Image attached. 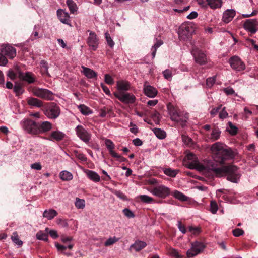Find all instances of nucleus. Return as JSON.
Listing matches in <instances>:
<instances>
[{
  "instance_id": "obj_58",
  "label": "nucleus",
  "mask_w": 258,
  "mask_h": 258,
  "mask_svg": "<svg viewBox=\"0 0 258 258\" xmlns=\"http://www.w3.org/2000/svg\"><path fill=\"white\" fill-rule=\"evenodd\" d=\"M111 156L116 158V159L120 162L127 161V159L125 158L118 155L116 153H115V155L113 154Z\"/></svg>"
},
{
  "instance_id": "obj_25",
  "label": "nucleus",
  "mask_w": 258,
  "mask_h": 258,
  "mask_svg": "<svg viewBox=\"0 0 258 258\" xmlns=\"http://www.w3.org/2000/svg\"><path fill=\"white\" fill-rule=\"evenodd\" d=\"M84 172L86 173L88 178L94 182H97L100 181V178L99 175L95 171L86 169Z\"/></svg>"
},
{
  "instance_id": "obj_28",
  "label": "nucleus",
  "mask_w": 258,
  "mask_h": 258,
  "mask_svg": "<svg viewBox=\"0 0 258 258\" xmlns=\"http://www.w3.org/2000/svg\"><path fill=\"white\" fill-rule=\"evenodd\" d=\"M41 64V72L42 75H45L47 77H50V75L48 73V64L47 61L42 60L40 62Z\"/></svg>"
},
{
  "instance_id": "obj_19",
  "label": "nucleus",
  "mask_w": 258,
  "mask_h": 258,
  "mask_svg": "<svg viewBox=\"0 0 258 258\" xmlns=\"http://www.w3.org/2000/svg\"><path fill=\"white\" fill-rule=\"evenodd\" d=\"M144 91L145 94L150 98L155 97L158 93V91L155 88L146 84L144 86Z\"/></svg>"
},
{
  "instance_id": "obj_5",
  "label": "nucleus",
  "mask_w": 258,
  "mask_h": 258,
  "mask_svg": "<svg viewBox=\"0 0 258 258\" xmlns=\"http://www.w3.org/2000/svg\"><path fill=\"white\" fill-rule=\"evenodd\" d=\"M23 129L32 135H38V122L31 119H24L21 122Z\"/></svg>"
},
{
  "instance_id": "obj_37",
  "label": "nucleus",
  "mask_w": 258,
  "mask_h": 258,
  "mask_svg": "<svg viewBox=\"0 0 258 258\" xmlns=\"http://www.w3.org/2000/svg\"><path fill=\"white\" fill-rule=\"evenodd\" d=\"M156 41L155 43L154 44V46H152V47L151 48V51H152V55L153 56V58L155 57V56L157 49L158 48H159L163 43L162 40H161V39L159 40L157 38H156Z\"/></svg>"
},
{
  "instance_id": "obj_41",
  "label": "nucleus",
  "mask_w": 258,
  "mask_h": 258,
  "mask_svg": "<svg viewBox=\"0 0 258 258\" xmlns=\"http://www.w3.org/2000/svg\"><path fill=\"white\" fill-rule=\"evenodd\" d=\"M14 91L16 94V96H20L23 94L24 92V89L22 86L20 84H16L14 87Z\"/></svg>"
},
{
  "instance_id": "obj_20",
  "label": "nucleus",
  "mask_w": 258,
  "mask_h": 258,
  "mask_svg": "<svg viewBox=\"0 0 258 258\" xmlns=\"http://www.w3.org/2000/svg\"><path fill=\"white\" fill-rule=\"evenodd\" d=\"M64 136L65 134L62 132L59 131H56L51 132L50 136L45 138V139L52 141L54 140L59 141L62 140L64 138Z\"/></svg>"
},
{
  "instance_id": "obj_18",
  "label": "nucleus",
  "mask_w": 258,
  "mask_h": 258,
  "mask_svg": "<svg viewBox=\"0 0 258 258\" xmlns=\"http://www.w3.org/2000/svg\"><path fill=\"white\" fill-rule=\"evenodd\" d=\"M52 128V124L49 121L38 122V135L50 131Z\"/></svg>"
},
{
  "instance_id": "obj_42",
  "label": "nucleus",
  "mask_w": 258,
  "mask_h": 258,
  "mask_svg": "<svg viewBox=\"0 0 258 258\" xmlns=\"http://www.w3.org/2000/svg\"><path fill=\"white\" fill-rule=\"evenodd\" d=\"M164 173L168 176L175 177L177 174V170H172L171 168H166L164 170Z\"/></svg>"
},
{
  "instance_id": "obj_32",
  "label": "nucleus",
  "mask_w": 258,
  "mask_h": 258,
  "mask_svg": "<svg viewBox=\"0 0 258 258\" xmlns=\"http://www.w3.org/2000/svg\"><path fill=\"white\" fill-rule=\"evenodd\" d=\"M66 3L71 13L74 14L77 11L78 7L77 5L73 0H67Z\"/></svg>"
},
{
  "instance_id": "obj_33",
  "label": "nucleus",
  "mask_w": 258,
  "mask_h": 258,
  "mask_svg": "<svg viewBox=\"0 0 258 258\" xmlns=\"http://www.w3.org/2000/svg\"><path fill=\"white\" fill-rule=\"evenodd\" d=\"M153 131L156 136L160 139H163L166 136V132L160 128H155L153 129Z\"/></svg>"
},
{
  "instance_id": "obj_14",
  "label": "nucleus",
  "mask_w": 258,
  "mask_h": 258,
  "mask_svg": "<svg viewBox=\"0 0 258 258\" xmlns=\"http://www.w3.org/2000/svg\"><path fill=\"white\" fill-rule=\"evenodd\" d=\"M257 25L258 22L256 19H247L245 21L243 27L246 30L250 32L251 33L254 34L257 31L256 27Z\"/></svg>"
},
{
  "instance_id": "obj_3",
  "label": "nucleus",
  "mask_w": 258,
  "mask_h": 258,
  "mask_svg": "<svg viewBox=\"0 0 258 258\" xmlns=\"http://www.w3.org/2000/svg\"><path fill=\"white\" fill-rule=\"evenodd\" d=\"M28 90L37 97L47 100L53 99V93L48 89L37 87H31L29 88Z\"/></svg>"
},
{
  "instance_id": "obj_48",
  "label": "nucleus",
  "mask_w": 258,
  "mask_h": 258,
  "mask_svg": "<svg viewBox=\"0 0 258 258\" xmlns=\"http://www.w3.org/2000/svg\"><path fill=\"white\" fill-rule=\"evenodd\" d=\"M170 254L175 258H182V256L175 249H171L169 251Z\"/></svg>"
},
{
  "instance_id": "obj_59",
  "label": "nucleus",
  "mask_w": 258,
  "mask_h": 258,
  "mask_svg": "<svg viewBox=\"0 0 258 258\" xmlns=\"http://www.w3.org/2000/svg\"><path fill=\"white\" fill-rule=\"evenodd\" d=\"M75 156L77 158H78L79 160H81L82 161H86L87 160V158L83 153L76 152Z\"/></svg>"
},
{
  "instance_id": "obj_50",
  "label": "nucleus",
  "mask_w": 258,
  "mask_h": 258,
  "mask_svg": "<svg viewBox=\"0 0 258 258\" xmlns=\"http://www.w3.org/2000/svg\"><path fill=\"white\" fill-rule=\"evenodd\" d=\"M164 77L167 80H170L172 76V72L170 70L166 69L163 72Z\"/></svg>"
},
{
  "instance_id": "obj_6",
  "label": "nucleus",
  "mask_w": 258,
  "mask_h": 258,
  "mask_svg": "<svg viewBox=\"0 0 258 258\" xmlns=\"http://www.w3.org/2000/svg\"><path fill=\"white\" fill-rule=\"evenodd\" d=\"M60 113L59 107L54 102L49 103L44 111L45 115L50 119H56L59 116Z\"/></svg>"
},
{
  "instance_id": "obj_34",
  "label": "nucleus",
  "mask_w": 258,
  "mask_h": 258,
  "mask_svg": "<svg viewBox=\"0 0 258 258\" xmlns=\"http://www.w3.org/2000/svg\"><path fill=\"white\" fill-rule=\"evenodd\" d=\"M173 196L176 198L181 201H187L188 198L182 192L175 190L173 193Z\"/></svg>"
},
{
  "instance_id": "obj_27",
  "label": "nucleus",
  "mask_w": 258,
  "mask_h": 258,
  "mask_svg": "<svg viewBox=\"0 0 258 258\" xmlns=\"http://www.w3.org/2000/svg\"><path fill=\"white\" fill-rule=\"evenodd\" d=\"M117 87L118 90L121 92L124 91H128L130 88V84L126 81H118L117 82Z\"/></svg>"
},
{
  "instance_id": "obj_38",
  "label": "nucleus",
  "mask_w": 258,
  "mask_h": 258,
  "mask_svg": "<svg viewBox=\"0 0 258 258\" xmlns=\"http://www.w3.org/2000/svg\"><path fill=\"white\" fill-rule=\"evenodd\" d=\"M36 238L38 240H43L44 241H48V234L46 233H45L43 231H39L36 235Z\"/></svg>"
},
{
  "instance_id": "obj_17",
  "label": "nucleus",
  "mask_w": 258,
  "mask_h": 258,
  "mask_svg": "<svg viewBox=\"0 0 258 258\" xmlns=\"http://www.w3.org/2000/svg\"><path fill=\"white\" fill-rule=\"evenodd\" d=\"M198 4L204 6L208 5L212 9H216L221 7L222 0H197Z\"/></svg>"
},
{
  "instance_id": "obj_52",
  "label": "nucleus",
  "mask_w": 258,
  "mask_h": 258,
  "mask_svg": "<svg viewBox=\"0 0 258 258\" xmlns=\"http://www.w3.org/2000/svg\"><path fill=\"white\" fill-rule=\"evenodd\" d=\"M104 81L108 85H112L114 83L113 78L109 74L105 75Z\"/></svg>"
},
{
  "instance_id": "obj_1",
  "label": "nucleus",
  "mask_w": 258,
  "mask_h": 258,
  "mask_svg": "<svg viewBox=\"0 0 258 258\" xmlns=\"http://www.w3.org/2000/svg\"><path fill=\"white\" fill-rule=\"evenodd\" d=\"M213 154L214 161H210L206 166L199 164L189 163L187 167L189 169H197L199 171H206L212 176L220 178L224 176H227V180L233 183H237L240 177V174L238 172L237 166L229 164L223 165L220 167H217L216 163L223 165L225 162L234 158L235 155L231 148L220 142L213 144L211 147Z\"/></svg>"
},
{
  "instance_id": "obj_8",
  "label": "nucleus",
  "mask_w": 258,
  "mask_h": 258,
  "mask_svg": "<svg viewBox=\"0 0 258 258\" xmlns=\"http://www.w3.org/2000/svg\"><path fill=\"white\" fill-rule=\"evenodd\" d=\"M205 244L200 241H195L191 244V247L187 252V256L188 258L192 257L200 252H201L205 248Z\"/></svg>"
},
{
  "instance_id": "obj_60",
  "label": "nucleus",
  "mask_w": 258,
  "mask_h": 258,
  "mask_svg": "<svg viewBox=\"0 0 258 258\" xmlns=\"http://www.w3.org/2000/svg\"><path fill=\"white\" fill-rule=\"evenodd\" d=\"M57 224L61 226L62 227H68V224L67 221L64 219H62L61 218L58 219L57 220Z\"/></svg>"
},
{
  "instance_id": "obj_55",
  "label": "nucleus",
  "mask_w": 258,
  "mask_h": 258,
  "mask_svg": "<svg viewBox=\"0 0 258 258\" xmlns=\"http://www.w3.org/2000/svg\"><path fill=\"white\" fill-rule=\"evenodd\" d=\"M215 77H210L206 80V85L208 87H211L215 83Z\"/></svg>"
},
{
  "instance_id": "obj_35",
  "label": "nucleus",
  "mask_w": 258,
  "mask_h": 258,
  "mask_svg": "<svg viewBox=\"0 0 258 258\" xmlns=\"http://www.w3.org/2000/svg\"><path fill=\"white\" fill-rule=\"evenodd\" d=\"M221 131L217 127H215L213 128L212 133L211 134L210 138L213 141L218 140L220 136Z\"/></svg>"
},
{
  "instance_id": "obj_54",
  "label": "nucleus",
  "mask_w": 258,
  "mask_h": 258,
  "mask_svg": "<svg viewBox=\"0 0 258 258\" xmlns=\"http://www.w3.org/2000/svg\"><path fill=\"white\" fill-rule=\"evenodd\" d=\"M228 125L229 127L230 128V131H229V133L231 135H235L237 132V128L231 122H228Z\"/></svg>"
},
{
  "instance_id": "obj_13",
  "label": "nucleus",
  "mask_w": 258,
  "mask_h": 258,
  "mask_svg": "<svg viewBox=\"0 0 258 258\" xmlns=\"http://www.w3.org/2000/svg\"><path fill=\"white\" fill-rule=\"evenodd\" d=\"M195 61L201 64H204L207 61L205 54L198 48H194L191 51Z\"/></svg>"
},
{
  "instance_id": "obj_44",
  "label": "nucleus",
  "mask_w": 258,
  "mask_h": 258,
  "mask_svg": "<svg viewBox=\"0 0 258 258\" xmlns=\"http://www.w3.org/2000/svg\"><path fill=\"white\" fill-rule=\"evenodd\" d=\"M75 206L78 209H83L85 207V201L78 198L76 199Z\"/></svg>"
},
{
  "instance_id": "obj_64",
  "label": "nucleus",
  "mask_w": 258,
  "mask_h": 258,
  "mask_svg": "<svg viewBox=\"0 0 258 258\" xmlns=\"http://www.w3.org/2000/svg\"><path fill=\"white\" fill-rule=\"evenodd\" d=\"M222 105H220L217 107H215L212 109L210 112L211 115L212 116L215 115L220 110L221 108Z\"/></svg>"
},
{
  "instance_id": "obj_61",
  "label": "nucleus",
  "mask_w": 258,
  "mask_h": 258,
  "mask_svg": "<svg viewBox=\"0 0 258 258\" xmlns=\"http://www.w3.org/2000/svg\"><path fill=\"white\" fill-rule=\"evenodd\" d=\"M228 114L225 110V107H223L222 110L219 112V117L221 119H224L227 117Z\"/></svg>"
},
{
  "instance_id": "obj_63",
  "label": "nucleus",
  "mask_w": 258,
  "mask_h": 258,
  "mask_svg": "<svg viewBox=\"0 0 258 258\" xmlns=\"http://www.w3.org/2000/svg\"><path fill=\"white\" fill-rule=\"evenodd\" d=\"M55 246L59 251H63L67 249L66 246L61 245L58 242L55 243Z\"/></svg>"
},
{
  "instance_id": "obj_49",
  "label": "nucleus",
  "mask_w": 258,
  "mask_h": 258,
  "mask_svg": "<svg viewBox=\"0 0 258 258\" xmlns=\"http://www.w3.org/2000/svg\"><path fill=\"white\" fill-rule=\"evenodd\" d=\"M123 213L124 215L126 216L127 218H134L135 217V214L134 213L127 208H125L123 210Z\"/></svg>"
},
{
  "instance_id": "obj_10",
  "label": "nucleus",
  "mask_w": 258,
  "mask_h": 258,
  "mask_svg": "<svg viewBox=\"0 0 258 258\" xmlns=\"http://www.w3.org/2000/svg\"><path fill=\"white\" fill-rule=\"evenodd\" d=\"M113 94L116 98L124 103H133L136 99V97L133 94L128 93L119 91V92H114Z\"/></svg>"
},
{
  "instance_id": "obj_51",
  "label": "nucleus",
  "mask_w": 258,
  "mask_h": 258,
  "mask_svg": "<svg viewBox=\"0 0 258 258\" xmlns=\"http://www.w3.org/2000/svg\"><path fill=\"white\" fill-rule=\"evenodd\" d=\"M232 233L234 236L238 237L244 234V231L241 229L236 228L232 231Z\"/></svg>"
},
{
  "instance_id": "obj_45",
  "label": "nucleus",
  "mask_w": 258,
  "mask_h": 258,
  "mask_svg": "<svg viewBox=\"0 0 258 258\" xmlns=\"http://www.w3.org/2000/svg\"><path fill=\"white\" fill-rule=\"evenodd\" d=\"M105 39L107 42V44L111 47L112 48L114 45V43L111 39L110 34L108 32L105 33Z\"/></svg>"
},
{
  "instance_id": "obj_29",
  "label": "nucleus",
  "mask_w": 258,
  "mask_h": 258,
  "mask_svg": "<svg viewBox=\"0 0 258 258\" xmlns=\"http://www.w3.org/2000/svg\"><path fill=\"white\" fill-rule=\"evenodd\" d=\"M105 144L109 151L110 154L112 156L113 154L115 155V152L113 151L114 149V144L113 142L110 139H106L105 141Z\"/></svg>"
},
{
  "instance_id": "obj_43",
  "label": "nucleus",
  "mask_w": 258,
  "mask_h": 258,
  "mask_svg": "<svg viewBox=\"0 0 258 258\" xmlns=\"http://www.w3.org/2000/svg\"><path fill=\"white\" fill-rule=\"evenodd\" d=\"M119 240V238H116V237L114 236L113 237H110L108 238L104 243V245L105 246H110L114 243L117 242Z\"/></svg>"
},
{
  "instance_id": "obj_23",
  "label": "nucleus",
  "mask_w": 258,
  "mask_h": 258,
  "mask_svg": "<svg viewBox=\"0 0 258 258\" xmlns=\"http://www.w3.org/2000/svg\"><path fill=\"white\" fill-rule=\"evenodd\" d=\"M27 104L32 107H41L43 106V102L36 98L29 97L27 99Z\"/></svg>"
},
{
  "instance_id": "obj_31",
  "label": "nucleus",
  "mask_w": 258,
  "mask_h": 258,
  "mask_svg": "<svg viewBox=\"0 0 258 258\" xmlns=\"http://www.w3.org/2000/svg\"><path fill=\"white\" fill-rule=\"evenodd\" d=\"M137 198L141 202L147 204L152 203L155 201V200L153 198L146 195H140Z\"/></svg>"
},
{
  "instance_id": "obj_15",
  "label": "nucleus",
  "mask_w": 258,
  "mask_h": 258,
  "mask_svg": "<svg viewBox=\"0 0 258 258\" xmlns=\"http://www.w3.org/2000/svg\"><path fill=\"white\" fill-rule=\"evenodd\" d=\"M19 77L21 80L29 84H32L37 81V77L31 72H20L19 74Z\"/></svg>"
},
{
  "instance_id": "obj_2",
  "label": "nucleus",
  "mask_w": 258,
  "mask_h": 258,
  "mask_svg": "<svg viewBox=\"0 0 258 258\" xmlns=\"http://www.w3.org/2000/svg\"><path fill=\"white\" fill-rule=\"evenodd\" d=\"M167 109L172 120L179 123L182 126L186 125L189 117L188 113L180 112L176 106L171 103L167 105Z\"/></svg>"
},
{
  "instance_id": "obj_7",
  "label": "nucleus",
  "mask_w": 258,
  "mask_h": 258,
  "mask_svg": "<svg viewBox=\"0 0 258 258\" xmlns=\"http://www.w3.org/2000/svg\"><path fill=\"white\" fill-rule=\"evenodd\" d=\"M151 192L157 197L165 199L170 195L171 190L165 185H158L152 188Z\"/></svg>"
},
{
  "instance_id": "obj_26",
  "label": "nucleus",
  "mask_w": 258,
  "mask_h": 258,
  "mask_svg": "<svg viewBox=\"0 0 258 258\" xmlns=\"http://www.w3.org/2000/svg\"><path fill=\"white\" fill-rule=\"evenodd\" d=\"M82 69L84 75L88 78L92 79L97 77V73L93 70L83 66Z\"/></svg>"
},
{
  "instance_id": "obj_30",
  "label": "nucleus",
  "mask_w": 258,
  "mask_h": 258,
  "mask_svg": "<svg viewBox=\"0 0 258 258\" xmlns=\"http://www.w3.org/2000/svg\"><path fill=\"white\" fill-rule=\"evenodd\" d=\"M57 215L56 211L53 209H50L49 210H45L43 214L44 217H46L49 220L53 219L55 216Z\"/></svg>"
},
{
  "instance_id": "obj_9",
  "label": "nucleus",
  "mask_w": 258,
  "mask_h": 258,
  "mask_svg": "<svg viewBox=\"0 0 258 258\" xmlns=\"http://www.w3.org/2000/svg\"><path fill=\"white\" fill-rule=\"evenodd\" d=\"M77 136L84 142L88 144L91 138V134L81 125H78L75 128Z\"/></svg>"
},
{
  "instance_id": "obj_47",
  "label": "nucleus",
  "mask_w": 258,
  "mask_h": 258,
  "mask_svg": "<svg viewBox=\"0 0 258 258\" xmlns=\"http://www.w3.org/2000/svg\"><path fill=\"white\" fill-rule=\"evenodd\" d=\"M188 228L189 231L194 235H198L201 231V228L199 227L189 226Z\"/></svg>"
},
{
  "instance_id": "obj_46",
  "label": "nucleus",
  "mask_w": 258,
  "mask_h": 258,
  "mask_svg": "<svg viewBox=\"0 0 258 258\" xmlns=\"http://www.w3.org/2000/svg\"><path fill=\"white\" fill-rule=\"evenodd\" d=\"M218 210V206L216 202L211 201L210 202V211L213 214H215Z\"/></svg>"
},
{
  "instance_id": "obj_40",
  "label": "nucleus",
  "mask_w": 258,
  "mask_h": 258,
  "mask_svg": "<svg viewBox=\"0 0 258 258\" xmlns=\"http://www.w3.org/2000/svg\"><path fill=\"white\" fill-rule=\"evenodd\" d=\"M112 112L111 108L104 107L99 110V115L101 117H105L107 114H110Z\"/></svg>"
},
{
  "instance_id": "obj_24",
  "label": "nucleus",
  "mask_w": 258,
  "mask_h": 258,
  "mask_svg": "<svg viewBox=\"0 0 258 258\" xmlns=\"http://www.w3.org/2000/svg\"><path fill=\"white\" fill-rule=\"evenodd\" d=\"M146 246L147 244L145 242L139 240L136 241L131 246L130 251L135 250L136 251L138 252L144 248Z\"/></svg>"
},
{
  "instance_id": "obj_36",
  "label": "nucleus",
  "mask_w": 258,
  "mask_h": 258,
  "mask_svg": "<svg viewBox=\"0 0 258 258\" xmlns=\"http://www.w3.org/2000/svg\"><path fill=\"white\" fill-rule=\"evenodd\" d=\"M60 177L63 181L71 180L73 178L71 173L67 171H63L60 173Z\"/></svg>"
},
{
  "instance_id": "obj_16",
  "label": "nucleus",
  "mask_w": 258,
  "mask_h": 258,
  "mask_svg": "<svg viewBox=\"0 0 258 258\" xmlns=\"http://www.w3.org/2000/svg\"><path fill=\"white\" fill-rule=\"evenodd\" d=\"M98 40L95 33L90 31L87 43L92 50L95 51L97 49L98 45Z\"/></svg>"
},
{
  "instance_id": "obj_62",
  "label": "nucleus",
  "mask_w": 258,
  "mask_h": 258,
  "mask_svg": "<svg viewBox=\"0 0 258 258\" xmlns=\"http://www.w3.org/2000/svg\"><path fill=\"white\" fill-rule=\"evenodd\" d=\"M49 234L53 239H56L58 237V235L57 231L54 230H50L49 231Z\"/></svg>"
},
{
  "instance_id": "obj_12",
  "label": "nucleus",
  "mask_w": 258,
  "mask_h": 258,
  "mask_svg": "<svg viewBox=\"0 0 258 258\" xmlns=\"http://www.w3.org/2000/svg\"><path fill=\"white\" fill-rule=\"evenodd\" d=\"M1 52L4 56L9 59H12L16 56V49L10 44L3 46Z\"/></svg>"
},
{
  "instance_id": "obj_56",
  "label": "nucleus",
  "mask_w": 258,
  "mask_h": 258,
  "mask_svg": "<svg viewBox=\"0 0 258 258\" xmlns=\"http://www.w3.org/2000/svg\"><path fill=\"white\" fill-rule=\"evenodd\" d=\"M8 63L7 58L4 56L3 53L0 52V66H5Z\"/></svg>"
},
{
  "instance_id": "obj_11",
  "label": "nucleus",
  "mask_w": 258,
  "mask_h": 258,
  "mask_svg": "<svg viewBox=\"0 0 258 258\" xmlns=\"http://www.w3.org/2000/svg\"><path fill=\"white\" fill-rule=\"evenodd\" d=\"M229 63L231 67L235 70L237 71H243L245 69V64L237 56H233L229 59Z\"/></svg>"
},
{
  "instance_id": "obj_22",
  "label": "nucleus",
  "mask_w": 258,
  "mask_h": 258,
  "mask_svg": "<svg viewBox=\"0 0 258 258\" xmlns=\"http://www.w3.org/2000/svg\"><path fill=\"white\" fill-rule=\"evenodd\" d=\"M235 15V11L233 10H227L223 13L222 20L225 23H228L232 20Z\"/></svg>"
},
{
  "instance_id": "obj_53",
  "label": "nucleus",
  "mask_w": 258,
  "mask_h": 258,
  "mask_svg": "<svg viewBox=\"0 0 258 258\" xmlns=\"http://www.w3.org/2000/svg\"><path fill=\"white\" fill-rule=\"evenodd\" d=\"M177 227L179 230L183 233L185 234L187 232L186 228L184 225L182 224L181 221H178Z\"/></svg>"
},
{
  "instance_id": "obj_39",
  "label": "nucleus",
  "mask_w": 258,
  "mask_h": 258,
  "mask_svg": "<svg viewBox=\"0 0 258 258\" xmlns=\"http://www.w3.org/2000/svg\"><path fill=\"white\" fill-rule=\"evenodd\" d=\"M79 108L80 112L85 115H87L89 114L92 113V111L90 109L84 104H81L79 106Z\"/></svg>"
},
{
  "instance_id": "obj_21",
  "label": "nucleus",
  "mask_w": 258,
  "mask_h": 258,
  "mask_svg": "<svg viewBox=\"0 0 258 258\" xmlns=\"http://www.w3.org/2000/svg\"><path fill=\"white\" fill-rule=\"evenodd\" d=\"M57 15L59 20L63 23L68 24L70 22V16L68 13L65 12L61 9L57 11Z\"/></svg>"
},
{
  "instance_id": "obj_57",
  "label": "nucleus",
  "mask_w": 258,
  "mask_h": 258,
  "mask_svg": "<svg viewBox=\"0 0 258 258\" xmlns=\"http://www.w3.org/2000/svg\"><path fill=\"white\" fill-rule=\"evenodd\" d=\"M152 117L154 119H157L158 120H160V113L156 110H154L150 113Z\"/></svg>"
},
{
  "instance_id": "obj_4",
  "label": "nucleus",
  "mask_w": 258,
  "mask_h": 258,
  "mask_svg": "<svg viewBox=\"0 0 258 258\" xmlns=\"http://www.w3.org/2000/svg\"><path fill=\"white\" fill-rule=\"evenodd\" d=\"M194 31L191 24H182L178 29V34L180 40L186 41L191 37Z\"/></svg>"
}]
</instances>
